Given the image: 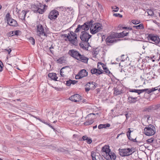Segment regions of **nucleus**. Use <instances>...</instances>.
<instances>
[{"label":"nucleus","mask_w":160,"mask_h":160,"mask_svg":"<svg viewBox=\"0 0 160 160\" xmlns=\"http://www.w3.org/2000/svg\"><path fill=\"white\" fill-rule=\"evenodd\" d=\"M64 36L67 37L71 44L77 46L78 44L77 35L75 32L71 31L68 34V35L65 34Z\"/></svg>","instance_id":"f257e3e1"},{"label":"nucleus","mask_w":160,"mask_h":160,"mask_svg":"<svg viewBox=\"0 0 160 160\" xmlns=\"http://www.w3.org/2000/svg\"><path fill=\"white\" fill-rule=\"evenodd\" d=\"M118 37V34L114 33L111 34L106 38L105 40L106 44L108 46L112 45L114 43L119 40L118 39H116Z\"/></svg>","instance_id":"f03ea898"},{"label":"nucleus","mask_w":160,"mask_h":160,"mask_svg":"<svg viewBox=\"0 0 160 160\" xmlns=\"http://www.w3.org/2000/svg\"><path fill=\"white\" fill-rule=\"evenodd\" d=\"M91 25L90 31V32L93 34L101 31L102 29V26L99 23L92 24Z\"/></svg>","instance_id":"7ed1b4c3"},{"label":"nucleus","mask_w":160,"mask_h":160,"mask_svg":"<svg viewBox=\"0 0 160 160\" xmlns=\"http://www.w3.org/2000/svg\"><path fill=\"white\" fill-rule=\"evenodd\" d=\"M144 133L147 136H151L154 135L155 133V128L151 124L149 125L147 127L144 129Z\"/></svg>","instance_id":"20e7f679"},{"label":"nucleus","mask_w":160,"mask_h":160,"mask_svg":"<svg viewBox=\"0 0 160 160\" xmlns=\"http://www.w3.org/2000/svg\"><path fill=\"white\" fill-rule=\"evenodd\" d=\"M31 9L34 12H38L40 14H42L44 12V8L42 5H32L31 6Z\"/></svg>","instance_id":"39448f33"},{"label":"nucleus","mask_w":160,"mask_h":160,"mask_svg":"<svg viewBox=\"0 0 160 160\" xmlns=\"http://www.w3.org/2000/svg\"><path fill=\"white\" fill-rule=\"evenodd\" d=\"M91 37V35L85 31H82L80 36L81 40L85 42H87Z\"/></svg>","instance_id":"423d86ee"},{"label":"nucleus","mask_w":160,"mask_h":160,"mask_svg":"<svg viewBox=\"0 0 160 160\" xmlns=\"http://www.w3.org/2000/svg\"><path fill=\"white\" fill-rule=\"evenodd\" d=\"M37 35L39 37L41 35H43L46 37H47V33L44 32V29L42 25L41 24H39L37 26Z\"/></svg>","instance_id":"0eeeda50"},{"label":"nucleus","mask_w":160,"mask_h":160,"mask_svg":"<svg viewBox=\"0 0 160 160\" xmlns=\"http://www.w3.org/2000/svg\"><path fill=\"white\" fill-rule=\"evenodd\" d=\"M59 15V12L55 9L53 10L50 12L48 18L51 20H55Z\"/></svg>","instance_id":"6e6552de"},{"label":"nucleus","mask_w":160,"mask_h":160,"mask_svg":"<svg viewBox=\"0 0 160 160\" xmlns=\"http://www.w3.org/2000/svg\"><path fill=\"white\" fill-rule=\"evenodd\" d=\"M119 150V154L122 157L129 156L133 153L132 150L129 148L122 149H120Z\"/></svg>","instance_id":"1a4fd4ad"},{"label":"nucleus","mask_w":160,"mask_h":160,"mask_svg":"<svg viewBox=\"0 0 160 160\" xmlns=\"http://www.w3.org/2000/svg\"><path fill=\"white\" fill-rule=\"evenodd\" d=\"M6 18L7 19L8 23L10 26L17 27L18 24L16 21L10 17V14L8 13L6 14Z\"/></svg>","instance_id":"9d476101"},{"label":"nucleus","mask_w":160,"mask_h":160,"mask_svg":"<svg viewBox=\"0 0 160 160\" xmlns=\"http://www.w3.org/2000/svg\"><path fill=\"white\" fill-rule=\"evenodd\" d=\"M148 38L149 40L153 42V43L158 44L160 41V39L158 36L157 35H155L152 34H149L148 36Z\"/></svg>","instance_id":"9b49d317"},{"label":"nucleus","mask_w":160,"mask_h":160,"mask_svg":"<svg viewBox=\"0 0 160 160\" xmlns=\"http://www.w3.org/2000/svg\"><path fill=\"white\" fill-rule=\"evenodd\" d=\"M68 54L72 57L77 60L80 53L74 49L70 50L69 51Z\"/></svg>","instance_id":"f8f14e48"},{"label":"nucleus","mask_w":160,"mask_h":160,"mask_svg":"<svg viewBox=\"0 0 160 160\" xmlns=\"http://www.w3.org/2000/svg\"><path fill=\"white\" fill-rule=\"evenodd\" d=\"M92 21L87 22L82 25H80V28L81 29L84 30L85 31L88 30L90 26L92 24Z\"/></svg>","instance_id":"ddd939ff"},{"label":"nucleus","mask_w":160,"mask_h":160,"mask_svg":"<svg viewBox=\"0 0 160 160\" xmlns=\"http://www.w3.org/2000/svg\"><path fill=\"white\" fill-rule=\"evenodd\" d=\"M81 97L79 94H74L71 96L70 99L72 101L74 102H79L81 99Z\"/></svg>","instance_id":"4468645a"},{"label":"nucleus","mask_w":160,"mask_h":160,"mask_svg":"<svg viewBox=\"0 0 160 160\" xmlns=\"http://www.w3.org/2000/svg\"><path fill=\"white\" fill-rule=\"evenodd\" d=\"M106 158L108 160H115L116 156L115 153L110 152L107 155Z\"/></svg>","instance_id":"2eb2a0df"},{"label":"nucleus","mask_w":160,"mask_h":160,"mask_svg":"<svg viewBox=\"0 0 160 160\" xmlns=\"http://www.w3.org/2000/svg\"><path fill=\"white\" fill-rule=\"evenodd\" d=\"M99 69L92 68L91 70V73L93 74H95L97 75H98L103 73V71L99 70Z\"/></svg>","instance_id":"dca6fc26"},{"label":"nucleus","mask_w":160,"mask_h":160,"mask_svg":"<svg viewBox=\"0 0 160 160\" xmlns=\"http://www.w3.org/2000/svg\"><path fill=\"white\" fill-rule=\"evenodd\" d=\"M101 65V66L102 67L103 69L104 70V72L106 73L109 74L110 73V72L109 70L106 67V65H104L103 63L101 62H98V63L97 65V68H98L100 69V68L99 67V65Z\"/></svg>","instance_id":"f3484780"},{"label":"nucleus","mask_w":160,"mask_h":160,"mask_svg":"<svg viewBox=\"0 0 160 160\" xmlns=\"http://www.w3.org/2000/svg\"><path fill=\"white\" fill-rule=\"evenodd\" d=\"M88 58L85 57L83 55H81V54L78 57L77 60L80 61L85 63H87L88 62Z\"/></svg>","instance_id":"a211bd4d"},{"label":"nucleus","mask_w":160,"mask_h":160,"mask_svg":"<svg viewBox=\"0 0 160 160\" xmlns=\"http://www.w3.org/2000/svg\"><path fill=\"white\" fill-rule=\"evenodd\" d=\"M48 76L52 80H53L54 81H58L59 80H58V78L57 77V75L55 73H49L48 74Z\"/></svg>","instance_id":"6ab92c4d"},{"label":"nucleus","mask_w":160,"mask_h":160,"mask_svg":"<svg viewBox=\"0 0 160 160\" xmlns=\"http://www.w3.org/2000/svg\"><path fill=\"white\" fill-rule=\"evenodd\" d=\"M86 86L88 87V88H90L91 89H93L95 88L97 86L95 82H90L88 83L86 85Z\"/></svg>","instance_id":"aec40b11"},{"label":"nucleus","mask_w":160,"mask_h":160,"mask_svg":"<svg viewBox=\"0 0 160 160\" xmlns=\"http://www.w3.org/2000/svg\"><path fill=\"white\" fill-rule=\"evenodd\" d=\"M137 97H133L131 96H129L128 97V102L130 103H134L136 102Z\"/></svg>","instance_id":"412c9836"},{"label":"nucleus","mask_w":160,"mask_h":160,"mask_svg":"<svg viewBox=\"0 0 160 160\" xmlns=\"http://www.w3.org/2000/svg\"><path fill=\"white\" fill-rule=\"evenodd\" d=\"M102 152H105L107 155L110 152V150L109 149L108 146H105L102 148Z\"/></svg>","instance_id":"4be33fe9"},{"label":"nucleus","mask_w":160,"mask_h":160,"mask_svg":"<svg viewBox=\"0 0 160 160\" xmlns=\"http://www.w3.org/2000/svg\"><path fill=\"white\" fill-rule=\"evenodd\" d=\"M79 74L80 75L81 77L82 78L87 76L88 75V72L85 69H82L79 72Z\"/></svg>","instance_id":"5701e85b"},{"label":"nucleus","mask_w":160,"mask_h":160,"mask_svg":"<svg viewBox=\"0 0 160 160\" xmlns=\"http://www.w3.org/2000/svg\"><path fill=\"white\" fill-rule=\"evenodd\" d=\"M94 122V120L93 119L90 118L88 119L87 121L85 122L84 123V125L87 126L92 124Z\"/></svg>","instance_id":"b1692460"},{"label":"nucleus","mask_w":160,"mask_h":160,"mask_svg":"<svg viewBox=\"0 0 160 160\" xmlns=\"http://www.w3.org/2000/svg\"><path fill=\"white\" fill-rule=\"evenodd\" d=\"M27 12L24 10H22L21 13L19 15V17L21 19H25Z\"/></svg>","instance_id":"393cba45"},{"label":"nucleus","mask_w":160,"mask_h":160,"mask_svg":"<svg viewBox=\"0 0 160 160\" xmlns=\"http://www.w3.org/2000/svg\"><path fill=\"white\" fill-rule=\"evenodd\" d=\"M19 32H20V31L19 30H16L15 31L10 32L8 34V35H11V36L15 35H19Z\"/></svg>","instance_id":"a878e982"},{"label":"nucleus","mask_w":160,"mask_h":160,"mask_svg":"<svg viewBox=\"0 0 160 160\" xmlns=\"http://www.w3.org/2000/svg\"><path fill=\"white\" fill-rule=\"evenodd\" d=\"M133 28L137 29H142L144 28V26L143 24L141 23L138 25L133 26Z\"/></svg>","instance_id":"bb28decb"},{"label":"nucleus","mask_w":160,"mask_h":160,"mask_svg":"<svg viewBox=\"0 0 160 160\" xmlns=\"http://www.w3.org/2000/svg\"><path fill=\"white\" fill-rule=\"evenodd\" d=\"M122 93V92L121 90H119L118 88H115L114 90L113 94L116 96H117L120 94V93Z\"/></svg>","instance_id":"cd10ccee"},{"label":"nucleus","mask_w":160,"mask_h":160,"mask_svg":"<svg viewBox=\"0 0 160 160\" xmlns=\"http://www.w3.org/2000/svg\"><path fill=\"white\" fill-rule=\"evenodd\" d=\"M128 34V32H126L123 31L122 32L120 33V35H118V37L119 36L120 37H123L125 36H127Z\"/></svg>","instance_id":"c85d7f7f"},{"label":"nucleus","mask_w":160,"mask_h":160,"mask_svg":"<svg viewBox=\"0 0 160 160\" xmlns=\"http://www.w3.org/2000/svg\"><path fill=\"white\" fill-rule=\"evenodd\" d=\"M91 156H92V160H98V156L96 155V153L94 152L91 153Z\"/></svg>","instance_id":"c756f323"},{"label":"nucleus","mask_w":160,"mask_h":160,"mask_svg":"<svg viewBox=\"0 0 160 160\" xmlns=\"http://www.w3.org/2000/svg\"><path fill=\"white\" fill-rule=\"evenodd\" d=\"M153 108L152 106H150L148 108H145L144 109V111L148 112H150L153 110Z\"/></svg>","instance_id":"7c9ffc66"},{"label":"nucleus","mask_w":160,"mask_h":160,"mask_svg":"<svg viewBox=\"0 0 160 160\" xmlns=\"http://www.w3.org/2000/svg\"><path fill=\"white\" fill-rule=\"evenodd\" d=\"M29 42L31 43V44L34 45L35 43V40L32 37H30L29 39Z\"/></svg>","instance_id":"2f4dec72"},{"label":"nucleus","mask_w":160,"mask_h":160,"mask_svg":"<svg viewBox=\"0 0 160 160\" xmlns=\"http://www.w3.org/2000/svg\"><path fill=\"white\" fill-rule=\"evenodd\" d=\"M146 89H148V90H147V91H146L149 94L152 92L156 90L155 88H152V89L147 88Z\"/></svg>","instance_id":"473e14b6"},{"label":"nucleus","mask_w":160,"mask_h":160,"mask_svg":"<svg viewBox=\"0 0 160 160\" xmlns=\"http://www.w3.org/2000/svg\"><path fill=\"white\" fill-rule=\"evenodd\" d=\"M112 8L113 9L112 11L114 12H118L119 9V8L116 6L112 7Z\"/></svg>","instance_id":"72a5a7b5"},{"label":"nucleus","mask_w":160,"mask_h":160,"mask_svg":"<svg viewBox=\"0 0 160 160\" xmlns=\"http://www.w3.org/2000/svg\"><path fill=\"white\" fill-rule=\"evenodd\" d=\"M147 12L149 15L151 16L153 15V12L152 10L150 9H148L147 11Z\"/></svg>","instance_id":"f704fd0d"},{"label":"nucleus","mask_w":160,"mask_h":160,"mask_svg":"<svg viewBox=\"0 0 160 160\" xmlns=\"http://www.w3.org/2000/svg\"><path fill=\"white\" fill-rule=\"evenodd\" d=\"M66 67H63L62 68L60 71V74L62 77H64L65 76L64 74H63V73H64L63 69H64Z\"/></svg>","instance_id":"c9c22d12"},{"label":"nucleus","mask_w":160,"mask_h":160,"mask_svg":"<svg viewBox=\"0 0 160 160\" xmlns=\"http://www.w3.org/2000/svg\"><path fill=\"white\" fill-rule=\"evenodd\" d=\"M72 80L70 79L66 81V85L67 86H69L71 85L72 83Z\"/></svg>","instance_id":"e433bc0d"},{"label":"nucleus","mask_w":160,"mask_h":160,"mask_svg":"<svg viewBox=\"0 0 160 160\" xmlns=\"http://www.w3.org/2000/svg\"><path fill=\"white\" fill-rule=\"evenodd\" d=\"M132 22L134 24H138L140 23L139 21L138 20H133L132 21Z\"/></svg>","instance_id":"4c0bfd02"},{"label":"nucleus","mask_w":160,"mask_h":160,"mask_svg":"<svg viewBox=\"0 0 160 160\" xmlns=\"http://www.w3.org/2000/svg\"><path fill=\"white\" fill-rule=\"evenodd\" d=\"M129 91L131 92H134L138 93V94L139 89H130Z\"/></svg>","instance_id":"58836bf2"},{"label":"nucleus","mask_w":160,"mask_h":160,"mask_svg":"<svg viewBox=\"0 0 160 160\" xmlns=\"http://www.w3.org/2000/svg\"><path fill=\"white\" fill-rule=\"evenodd\" d=\"M148 90V89H139L138 95L140 93L143 92H144L147 91V90Z\"/></svg>","instance_id":"ea45409f"},{"label":"nucleus","mask_w":160,"mask_h":160,"mask_svg":"<svg viewBox=\"0 0 160 160\" xmlns=\"http://www.w3.org/2000/svg\"><path fill=\"white\" fill-rule=\"evenodd\" d=\"M81 29L80 28V25H78V26L77 28L75 30V32H78L80 30H81Z\"/></svg>","instance_id":"a19ab883"},{"label":"nucleus","mask_w":160,"mask_h":160,"mask_svg":"<svg viewBox=\"0 0 160 160\" xmlns=\"http://www.w3.org/2000/svg\"><path fill=\"white\" fill-rule=\"evenodd\" d=\"M98 53V52L97 51H95L92 52V56L93 57H96Z\"/></svg>","instance_id":"79ce46f5"},{"label":"nucleus","mask_w":160,"mask_h":160,"mask_svg":"<svg viewBox=\"0 0 160 160\" xmlns=\"http://www.w3.org/2000/svg\"><path fill=\"white\" fill-rule=\"evenodd\" d=\"M3 65L2 62L0 60V72H1L2 70V68Z\"/></svg>","instance_id":"37998d69"},{"label":"nucleus","mask_w":160,"mask_h":160,"mask_svg":"<svg viewBox=\"0 0 160 160\" xmlns=\"http://www.w3.org/2000/svg\"><path fill=\"white\" fill-rule=\"evenodd\" d=\"M153 140H154V139L153 138H152L148 139L147 140V142L148 143H150L152 142H153Z\"/></svg>","instance_id":"c03bdc74"},{"label":"nucleus","mask_w":160,"mask_h":160,"mask_svg":"<svg viewBox=\"0 0 160 160\" xmlns=\"http://www.w3.org/2000/svg\"><path fill=\"white\" fill-rule=\"evenodd\" d=\"M57 62L58 63H62L63 62V59L62 58H61L58 59L57 60Z\"/></svg>","instance_id":"a18cd8bd"},{"label":"nucleus","mask_w":160,"mask_h":160,"mask_svg":"<svg viewBox=\"0 0 160 160\" xmlns=\"http://www.w3.org/2000/svg\"><path fill=\"white\" fill-rule=\"evenodd\" d=\"M113 16L116 17H119L120 18H122V15L119 13H114Z\"/></svg>","instance_id":"49530a36"},{"label":"nucleus","mask_w":160,"mask_h":160,"mask_svg":"<svg viewBox=\"0 0 160 160\" xmlns=\"http://www.w3.org/2000/svg\"><path fill=\"white\" fill-rule=\"evenodd\" d=\"M82 78L81 77L80 75L78 73L77 75H76L75 76V78L77 79H80Z\"/></svg>","instance_id":"de8ad7c7"},{"label":"nucleus","mask_w":160,"mask_h":160,"mask_svg":"<svg viewBox=\"0 0 160 160\" xmlns=\"http://www.w3.org/2000/svg\"><path fill=\"white\" fill-rule=\"evenodd\" d=\"M86 140L88 144H90L92 142V140L91 139L88 138Z\"/></svg>","instance_id":"09e8293b"},{"label":"nucleus","mask_w":160,"mask_h":160,"mask_svg":"<svg viewBox=\"0 0 160 160\" xmlns=\"http://www.w3.org/2000/svg\"><path fill=\"white\" fill-rule=\"evenodd\" d=\"M103 125H104L103 126V128H105L106 127H109L110 126V124L109 123H107L106 124H103Z\"/></svg>","instance_id":"8fccbe9b"},{"label":"nucleus","mask_w":160,"mask_h":160,"mask_svg":"<svg viewBox=\"0 0 160 160\" xmlns=\"http://www.w3.org/2000/svg\"><path fill=\"white\" fill-rule=\"evenodd\" d=\"M127 136L128 139H130V133L128 131L127 132Z\"/></svg>","instance_id":"3c124183"},{"label":"nucleus","mask_w":160,"mask_h":160,"mask_svg":"<svg viewBox=\"0 0 160 160\" xmlns=\"http://www.w3.org/2000/svg\"><path fill=\"white\" fill-rule=\"evenodd\" d=\"M103 126H104V125H103V124H100L98 126V129H101L103 128Z\"/></svg>","instance_id":"603ef678"},{"label":"nucleus","mask_w":160,"mask_h":160,"mask_svg":"<svg viewBox=\"0 0 160 160\" xmlns=\"http://www.w3.org/2000/svg\"><path fill=\"white\" fill-rule=\"evenodd\" d=\"M97 4H98V7H99L100 8L102 9H103L102 7V5L100 4L98 2H97Z\"/></svg>","instance_id":"864d4df0"},{"label":"nucleus","mask_w":160,"mask_h":160,"mask_svg":"<svg viewBox=\"0 0 160 160\" xmlns=\"http://www.w3.org/2000/svg\"><path fill=\"white\" fill-rule=\"evenodd\" d=\"M91 89H90V88H88V87H87L85 88V90L86 92H88Z\"/></svg>","instance_id":"5fc2aeb1"},{"label":"nucleus","mask_w":160,"mask_h":160,"mask_svg":"<svg viewBox=\"0 0 160 160\" xmlns=\"http://www.w3.org/2000/svg\"><path fill=\"white\" fill-rule=\"evenodd\" d=\"M53 47L52 46V45H51V46L49 48V49H50V52L52 53H53V50H51V49H53Z\"/></svg>","instance_id":"6e6d98bb"},{"label":"nucleus","mask_w":160,"mask_h":160,"mask_svg":"<svg viewBox=\"0 0 160 160\" xmlns=\"http://www.w3.org/2000/svg\"><path fill=\"white\" fill-rule=\"evenodd\" d=\"M88 138V137L86 135L83 136L82 138L83 140H87Z\"/></svg>","instance_id":"4d7b16f0"},{"label":"nucleus","mask_w":160,"mask_h":160,"mask_svg":"<svg viewBox=\"0 0 160 160\" xmlns=\"http://www.w3.org/2000/svg\"><path fill=\"white\" fill-rule=\"evenodd\" d=\"M129 140L132 141L133 142H137L136 138L135 139H132V138L130 137V139H129Z\"/></svg>","instance_id":"13d9d810"},{"label":"nucleus","mask_w":160,"mask_h":160,"mask_svg":"<svg viewBox=\"0 0 160 160\" xmlns=\"http://www.w3.org/2000/svg\"><path fill=\"white\" fill-rule=\"evenodd\" d=\"M72 84L74 85V84H76L77 82H78V81H75V80H72Z\"/></svg>","instance_id":"bf43d9fd"},{"label":"nucleus","mask_w":160,"mask_h":160,"mask_svg":"<svg viewBox=\"0 0 160 160\" xmlns=\"http://www.w3.org/2000/svg\"><path fill=\"white\" fill-rule=\"evenodd\" d=\"M79 45H80V46L81 47H82V48H85V47H84V45L83 44H82V43H80Z\"/></svg>","instance_id":"052dcab7"},{"label":"nucleus","mask_w":160,"mask_h":160,"mask_svg":"<svg viewBox=\"0 0 160 160\" xmlns=\"http://www.w3.org/2000/svg\"><path fill=\"white\" fill-rule=\"evenodd\" d=\"M11 51H12V50L10 48H9V49H8V51H7V52H8V54H9L11 52Z\"/></svg>","instance_id":"680f3d73"},{"label":"nucleus","mask_w":160,"mask_h":160,"mask_svg":"<svg viewBox=\"0 0 160 160\" xmlns=\"http://www.w3.org/2000/svg\"><path fill=\"white\" fill-rule=\"evenodd\" d=\"M48 125L52 128L53 129V130H55V129L53 128V127L50 124H48Z\"/></svg>","instance_id":"e2e57ef3"},{"label":"nucleus","mask_w":160,"mask_h":160,"mask_svg":"<svg viewBox=\"0 0 160 160\" xmlns=\"http://www.w3.org/2000/svg\"><path fill=\"white\" fill-rule=\"evenodd\" d=\"M97 128V125L94 126H93V129H95Z\"/></svg>","instance_id":"0e129e2a"},{"label":"nucleus","mask_w":160,"mask_h":160,"mask_svg":"<svg viewBox=\"0 0 160 160\" xmlns=\"http://www.w3.org/2000/svg\"><path fill=\"white\" fill-rule=\"evenodd\" d=\"M120 135H121V134H118V135H117V137H116V138H117V139H118V137H119V136Z\"/></svg>","instance_id":"69168bd1"},{"label":"nucleus","mask_w":160,"mask_h":160,"mask_svg":"<svg viewBox=\"0 0 160 160\" xmlns=\"http://www.w3.org/2000/svg\"><path fill=\"white\" fill-rule=\"evenodd\" d=\"M87 6H86V7L87 8H88V7H90V5H88V4H87Z\"/></svg>","instance_id":"338daca9"},{"label":"nucleus","mask_w":160,"mask_h":160,"mask_svg":"<svg viewBox=\"0 0 160 160\" xmlns=\"http://www.w3.org/2000/svg\"><path fill=\"white\" fill-rule=\"evenodd\" d=\"M128 129H129V130L128 131L129 132V133H131V131L130 130V128H129Z\"/></svg>","instance_id":"774afa93"}]
</instances>
